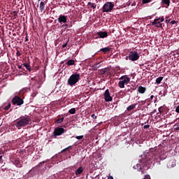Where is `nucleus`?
<instances>
[{
	"instance_id": "obj_1",
	"label": "nucleus",
	"mask_w": 179,
	"mask_h": 179,
	"mask_svg": "<svg viewBox=\"0 0 179 179\" xmlns=\"http://www.w3.org/2000/svg\"><path fill=\"white\" fill-rule=\"evenodd\" d=\"M159 155L155 154V152H148L145 155H141V159H138V166L143 167L145 165H148V163L155 164L159 163Z\"/></svg>"
},
{
	"instance_id": "obj_2",
	"label": "nucleus",
	"mask_w": 179,
	"mask_h": 179,
	"mask_svg": "<svg viewBox=\"0 0 179 179\" xmlns=\"http://www.w3.org/2000/svg\"><path fill=\"white\" fill-rule=\"evenodd\" d=\"M118 86L120 89H124L126 86H128L130 88H128L127 90H136V84L135 82H131V78L128 77L127 75L122 76L119 78Z\"/></svg>"
},
{
	"instance_id": "obj_3",
	"label": "nucleus",
	"mask_w": 179,
	"mask_h": 179,
	"mask_svg": "<svg viewBox=\"0 0 179 179\" xmlns=\"http://www.w3.org/2000/svg\"><path fill=\"white\" fill-rule=\"evenodd\" d=\"M28 124H30V117L27 115L22 116L19 118V121H17V128L20 129L22 127H25V126H27Z\"/></svg>"
},
{
	"instance_id": "obj_4",
	"label": "nucleus",
	"mask_w": 179,
	"mask_h": 179,
	"mask_svg": "<svg viewBox=\"0 0 179 179\" xmlns=\"http://www.w3.org/2000/svg\"><path fill=\"white\" fill-rule=\"evenodd\" d=\"M11 105L14 106H20L23 105V99H20L17 96H14V98H12V103H7V106L5 108H3V110H9V108L11 107Z\"/></svg>"
},
{
	"instance_id": "obj_5",
	"label": "nucleus",
	"mask_w": 179,
	"mask_h": 179,
	"mask_svg": "<svg viewBox=\"0 0 179 179\" xmlns=\"http://www.w3.org/2000/svg\"><path fill=\"white\" fill-rule=\"evenodd\" d=\"M79 80H80V74L74 73L69 77L67 83L70 86H73V85H76V83H78Z\"/></svg>"
},
{
	"instance_id": "obj_6",
	"label": "nucleus",
	"mask_w": 179,
	"mask_h": 179,
	"mask_svg": "<svg viewBox=\"0 0 179 179\" xmlns=\"http://www.w3.org/2000/svg\"><path fill=\"white\" fill-rule=\"evenodd\" d=\"M113 9H114V3L108 1L103 6L102 12L103 13H108L113 12Z\"/></svg>"
},
{
	"instance_id": "obj_7",
	"label": "nucleus",
	"mask_w": 179,
	"mask_h": 179,
	"mask_svg": "<svg viewBox=\"0 0 179 179\" xmlns=\"http://www.w3.org/2000/svg\"><path fill=\"white\" fill-rule=\"evenodd\" d=\"M139 54L136 51H131L129 52L128 58L130 61H138L139 59Z\"/></svg>"
},
{
	"instance_id": "obj_8",
	"label": "nucleus",
	"mask_w": 179,
	"mask_h": 179,
	"mask_svg": "<svg viewBox=\"0 0 179 179\" xmlns=\"http://www.w3.org/2000/svg\"><path fill=\"white\" fill-rule=\"evenodd\" d=\"M64 134V129L62 127H56V129H53V136H59Z\"/></svg>"
},
{
	"instance_id": "obj_9",
	"label": "nucleus",
	"mask_w": 179,
	"mask_h": 179,
	"mask_svg": "<svg viewBox=\"0 0 179 179\" xmlns=\"http://www.w3.org/2000/svg\"><path fill=\"white\" fill-rule=\"evenodd\" d=\"M57 21L60 24H64V23H68V16L60 15L57 18Z\"/></svg>"
},
{
	"instance_id": "obj_10",
	"label": "nucleus",
	"mask_w": 179,
	"mask_h": 179,
	"mask_svg": "<svg viewBox=\"0 0 179 179\" xmlns=\"http://www.w3.org/2000/svg\"><path fill=\"white\" fill-rule=\"evenodd\" d=\"M159 20H160V18L155 19L154 22H152V26H155V27L163 29V24H162V22Z\"/></svg>"
},
{
	"instance_id": "obj_11",
	"label": "nucleus",
	"mask_w": 179,
	"mask_h": 179,
	"mask_svg": "<svg viewBox=\"0 0 179 179\" xmlns=\"http://www.w3.org/2000/svg\"><path fill=\"white\" fill-rule=\"evenodd\" d=\"M96 36L95 38H106L108 37V34L107 31H99L96 33Z\"/></svg>"
},
{
	"instance_id": "obj_12",
	"label": "nucleus",
	"mask_w": 179,
	"mask_h": 179,
	"mask_svg": "<svg viewBox=\"0 0 179 179\" xmlns=\"http://www.w3.org/2000/svg\"><path fill=\"white\" fill-rule=\"evenodd\" d=\"M113 98L110 97V94L108 93V90L104 91V101L110 102Z\"/></svg>"
},
{
	"instance_id": "obj_13",
	"label": "nucleus",
	"mask_w": 179,
	"mask_h": 179,
	"mask_svg": "<svg viewBox=\"0 0 179 179\" xmlns=\"http://www.w3.org/2000/svg\"><path fill=\"white\" fill-rule=\"evenodd\" d=\"M64 121V117L62 115H58V119H56V121L53 122V124H62V122Z\"/></svg>"
},
{
	"instance_id": "obj_14",
	"label": "nucleus",
	"mask_w": 179,
	"mask_h": 179,
	"mask_svg": "<svg viewBox=\"0 0 179 179\" xmlns=\"http://www.w3.org/2000/svg\"><path fill=\"white\" fill-rule=\"evenodd\" d=\"M39 9H40L41 12H43V13H45V3H44V1L40 2Z\"/></svg>"
},
{
	"instance_id": "obj_15",
	"label": "nucleus",
	"mask_w": 179,
	"mask_h": 179,
	"mask_svg": "<svg viewBox=\"0 0 179 179\" xmlns=\"http://www.w3.org/2000/svg\"><path fill=\"white\" fill-rule=\"evenodd\" d=\"M81 173H83V167L80 166L78 169H76V171H74V175L79 176Z\"/></svg>"
},
{
	"instance_id": "obj_16",
	"label": "nucleus",
	"mask_w": 179,
	"mask_h": 179,
	"mask_svg": "<svg viewBox=\"0 0 179 179\" xmlns=\"http://www.w3.org/2000/svg\"><path fill=\"white\" fill-rule=\"evenodd\" d=\"M108 75V76L110 75L111 76V73L108 72V68H105V69H102L101 70V75H104L106 74Z\"/></svg>"
},
{
	"instance_id": "obj_17",
	"label": "nucleus",
	"mask_w": 179,
	"mask_h": 179,
	"mask_svg": "<svg viewBox=\"0 0 179 179\" xmlns=\"http://www.w3.org/2000/svg\"><path fill=\"white\" fill-rule=\"evenodd\" d=\"M110 51H111V48L109 47L100 49V52H103V54H107V52H110Z\"/></svg>"
},
{
	"instance_id": "obj_18",
	"label": "nucleus",
	"mask_w": 179,
	"mask_h": 179,
	"mask_svg": "<svg viewBox=\"0 0 179 179\" xmlns=\"http://www.w3.org/2000/svg\"><path fill=\"white\" fill-rule=\"evenodd\" d=\"M22 65L24 68H26V69H27V71H29V72H31V66H30L29 63H24Z\"/></svg>"
},
{
	"instance_id": "obj_19",
	"label": "nucleus",
	"mask_w": 179,
	"mask_h": 179,
	"mask_svg": "<svg viewBox=\"0 0 179 179\" xmlns=\"http://www.w3.org/2000/svg\"><path fill=\"white\" fill-rule=\"evenodd\" d=\"M66 65L68 66H72V65H75V60L69 59L66 63Z\"/></svg>"
},
{
	"instance_id": "obj_20",
	"label": "nucleus",
	"mask_w": 179,
	"mask_h": 179,
	"mask_svg": "<svg viewBox=\"0 0 179 179\" xmlns=\"http://www.w3.org/2000/svg\"><path fill=\"white\" fill-rule=\"evenodd\" d=\"M14 166H17V168L22 167V166H20V161H19L18 159H14Z\"/></svg>"
},
{
	"instance_id": "obj_21",
	"label": "nucleus",
	"mask_w": 179,
	"mask_h": 179,
	"mask_svg": "<svg viewBox=\"0 0 179 179\" xmlns=\"http://www.w3.org/2000/svg\"><path fill=\"white\" fill-rule=\"evenodd\" d=\"M135 108H136V104L129 105V106H127V111H131Z\"/></svg>"
},
{
	"instance_id": "obj_22",
	"label": "nucleus",
	"mask_w": 179,
	"mask_h": 179,
	"mask_svg": "<svg viewBox=\"0 0 179 179\" xmlns=\"http://www.w3.org/2000/svg\"><path fill=\"white\" fill-rule=\"evenodd\" d=\"M173 131H179V122L173 124Z\"/></svg>"
},
{
	"instance_id": "obj_23",
	"label": "nucleus",
	"mask_w": 179,
	"mask_h": 179,
	"mask_svg": "<svg viewBox=\"0 0 179 179\" xmlns=\"http://www.w3.org/2000/svg\"><path fill=\"white\" fill-rule=\"evenodd\" d=\"M162 3L166 5V6H170V0H162Z\"/></svg>"
},
{
	"instance_id": "obj_24",
	"label": "nucleus",
	"mask_w": 179,
	"mask_h": 179,
	"mask_svg": "<svg viewBox=\"0 0 179 179\" xmlns=\"http://www.w3.org/2000/svg\"><path fill=\"white\" fill-rule=\"evenodd\" d=\"M88 5L90 6H91V8H92V9H96V8H97V4H96L94 3L89 2Z\"/></svg>"
},
{
	"instance_id": "obj_25",
	"label": "nucleus",
	"mask_w": 179,
	"mask_h": 179,
	"mask_svg": "<svg viewBox=\"0 0 179 179\" xmlns=\"http://www.w3.org/2000/svg\"><path fill=\"white\" fill-rule=\"evenodd\" d=\"M164 77H159L156 79V83H157V85H160V83H162V80H163Z\"/></svg>"
},
{
	"instance_id": "obj_26",
	"label": "nucleus",
	"mask_w": 179,
	"mask_h": 179,
	"mask_svg": "<svg viewBox=\"0 0 179 179\" xmlns=\"http://www.w3.org/2000/svg\"><path fill=\"white\" fill-rule=\"evenodd\" d=\"M69 114L73 115V114L76 113V109L71 108V109H69Z\"/></svg>"
},
{
	"instance_id": "obj_27",
	"label": "nucleus",
	"mask_w": 179,
	"mask_h": 179,
	"mask_svg": "<svg viewBox=\"0 0 179 179\" xmlns=\"http://www.w3.org/2000/svg\"><path fill=\"white\" fill-rule=\"evenodd\" d=\"M74 138H76V140H82L83 139V136H74Z\"/></svg>"
},
{
	"instance_id": "obj_28",
	"label": "nucleus",
	"mask_w": 179,
	"mask_h": 179,
	"mask_svg": "<svg viewBox=\"0 0 179 179\" xmlns=\"http://www.w3.org/2000/svg\"><path fill=\"white\" fill-rule=\"evenodd\" d=\"M159 95H162V96H166V91H159Z\"/></svg>"
},
{
	"instance_id": "obj_29",
	"label": "nucleus",
	"mask_w": 179,
	"mask_h": 179,
	"mask_svg": "<svg viewBox=\"0 0 179 179\" xmlns=\"http://www.w3.org/2000/svg\"><path fill=\"white\" fill-rule=\"evenodd\" d=\"M69 148H71V146H67V148H65V149H63V150L60 151V152H66V150H69Z\"/></svg>"
},
{
	"instance_id": "obj_30",
	"label": "nucleus",
	"mask_w": 179,
	"mask_h": 179,
	"mask_svg": "<svg viewBox=\"0 0 179 179\" xmlns=\"http://www.w3.org/2000/svg\"><path fill=\"white\" fill-rule=\"evenodd\" d=\"M64 24H62V29H68V24H66V23H64Z\"/></svg>"
},
{
	"instance_id": "obj_31",
	"label": "nucleus",
	"mask_w": 179,
	"mask_h": 179,
	"mask_svg": "<svg viewBox=\"0 0 179 179\" xmlns=\"http://www.w3.org/2000/svg\"><path fill=\"white\" fill-rule=\"evenodd\" d=\"M149 2H152V0H143V1H142V3H143V4H145V3H149Z\"/></svg>"
},
{
	"instance_id": "obj_32",
	"label": "nucleus",
	"mask_w": 179,
	"mask_h": 179,
	"mask_svg": "<svg viewBox=\"0 0 179 179\" xmlns=\"http://www.w3.org/2000/svg\"><path fill=\"white\" fill-rule=\"evenodd\" d=\"M138 90H146V88H145V87H142V86H139V87H138Z\"/></svg>"
},
{
	"instance_id": "obj_33",
	"label": "nucleus",
	"mask_w": 179,
	"mask_h": 179,
	"mask_svg": "<svg viewBox=\"0 0 179 179\" xmlns=\"http://www.w3.org/2000/svg\"><path fill=\"white\" fill-rule=\"evenodd\" d=\"M20 55H22V53H20V51L17 50V52H16V57H20Z\"/></svg>"
},
{
	"instance_id": "obj_34",
	"label": "nucleus",
	"mask_w": 179,
	"mask_h": 179,
	"mask_svg": "<svg viewBox=\"0 0 179 179\" xmlns=\"http://www.w3.org/2000/svg\"><path fill=\"white\" fill-rule=\"evenodd\" d=\"M18 69H22V71H24V69L23 68V64L22 65H18Z\"/></svg>"
},
{
	"instance_id": "obj_35",
	"label": "nucleus",
	"mask_w": 179,
	"mask_h": 179,
	"mask_svg": "<svg viewBox=\"0 0 179 179\" xmlns=\"http://www.w3.org/2000/svg\"><path fill=\"white\" fill-rule=\"evenodd\" d=\"M90 117H92V120H96V115H94V114L90 115Z\"/></svg>"
},
{
	"instance_id": "obj_36",
	"label": "nucleus",
	"mask_w": 179,
	"mask_h": 179,
	"mask_svg": "<svg viewBox=\"0 0 179 179\" xmlns=\"http://www.w3.org/2000/svg\"><path fill=\"white\" fill-rule=\"evenodd\" d=\"M166 23H170V17H166Z\"/></svg>"
},
{
	"instance_id": "obj_37",
	"label": "nucleus",
	"mask_w": 179,
	"mask_h": 179,
	"mask_svg": "<svg viewBox=\"0 0 179 179\" xmlns=\"http://www.w3.org/2000/svg\"><path fill=\"white\" fill-rule=\"evenodd\" d=\"M158 19H159L160 22L162 23L164 20V17H159Z\"/></svg>"
},
{
	"instance_id": "obj_38",
	"label": "nucleus",
	"mask_w": 179,
	"mask_h": 179,
	"mask_svg": "<svg viewBox=\"0 0 179 179\" xmlns=\"http://www.w3.org/2000/svg\"><path fill=\"white\" fill-rule=\"evenodd\" d=\"M176 113H179V105H178V106L176 107Z\"/></svg>"
},
{
	"instance_id": "obj_39",
	"label": "nucleus",
	"mask_w": 179,
	"mask_h": 179,
	"mask_svg": "<svg viewBox=\"0 0 179 179\" xmlns=\"http://www.w3.org/2000/svg\"><path fill=\"white\" fill-rule=\"evenodd\" d=\"M148 128H150V125H143L144 129H148Z\"/></svg>"
},
{
	"instance_id": "obj_40",
	"label": "nucleus",
	"mask_w": 179,
	"mask_h": 179,
	"mask_svg": "<svg viewBox=\"0 0 179 179\" xmlns=\"http://www.w3.org/2000/svg\"><path fill=\"white\" fill-rule=\"evenodd\" d=\"M66 45H68V41L66 43L62 45V48H65V47H66Z\"/></svg>"
},
{
	"instance_id": "obj_41",
	"label": "nucleus",
	"mask_w": 179,
	"mask_h": 179,
	"mask_svg": "<svg viewBox=\"0 0 179 179\" xmlns=\"http://www.w3.org/2000/svg\"><path fill=\"white\" fill-rule=\"evenodd\" d=\"M34 96H37V92H34L33 94H31V96L34 97Z\"/></svg>"
},
{
	"instance_id": "obj_42",
	"label": "nucleus",
	"mask_w": 179,
	"mask_h": 179,
	"mask_svg": "<svg viewBox=\"0 0 179 179\" xmlns=\"http://www.w3.org/2000/svg\"><path fill=\"white\" fill-rule=\"evenodd\" d=\"M138 103H141V105H145V101H138Z\"/></svg>"
},
{
	"instance_id": "obj_43",
	"label": "nucleus",
	"mask_w": 179,
	"mask_h": 179,
	"mask_svg": "<svg viewBox=\"0 0 179 179\" xmlns=\"http://www.w3.org/2000/svg\"><path fill=\"white\" fill-rule=\"evenodd\" d=\"M138 94H143L145 93V91L144 90H138Z\"/></svg>"
},
{
	"instance_id": "obj_44",
	"label": "nucleus",
	"mask_w": 179,
	"mask_h": 179,
	"mask_svg": "<svg viewBox=\"0 0 179 179\" xmlns=\"http://www.w3.org/2000/svg\"><path fill=\"white\" fill-rule=\"evenodd\" d=\"M176 23H177V22H176V20H173L171 22V24H176Z\"/></svg>"
},
{
	"instance_id": "obj_45",
	"label": "nucleus",
	"mask_w": 179,
	"mask_h": 179,
	"mask_svg": "<svg viewBox=\"0 0 179 179\" xmlns=\"http://www.w3.org/2000/svg\"><path fill=\"white\" fill-rule=\"evenodd\" d=\"M143 179H150V176H145L143 177Z\"/></svg>"
},
{
	"instance_id": "obj_46",
	"label": "nucleus",
	"mask_w": 179,
	"mask_h": 179,
	"mask_svg": "<svg viewBox=\"0 0 179 179\" xmlns=\"http://www.w3.org/2000/svg\"><path fill=\"white\" fill-rule=\"evenodd\" d=\"M27 41H29V37L27 35V36L25 38V43H27Z\"/></svg>"
},
{
	"instance_id": "obj_47",
	"label": "nucleus",
	"mask_w": 179,
	"mask_h": 179,
	"mask_svg": "<svg viewBox=\"0 0 179 179\" xmlns=\"http://www.w3.org/2000/svg\"><path fill=\"white\" fill-rule=\"evenodd\" d=\"M0 163H2V156H0Z\"/></svg>"
},
{
	"instance_id": "obj_48",
	"label": "nucleus",
	"mask_w": 179,
	"mask_h": 179,
	"mask_svg": "<svg viewBox=\"0 0 179 179\" xmlns=\"http://www.w3.org/2000/svg\"><path fill=\"white\" fill-rule=\"evenodd\" d=\"M153 98H155V96H150V100H152Z\"/></svg>"
},
{
	"instance_id": "obj_49",
	"label": "nucleus",
	"mask_w": 179,
	"mask_h": 179,
	"mask_svg": "<svg viewBox=\"0 0 179 179\" xmlns=\"http://www.w3.org/2000/svg\"><path fill=\"white\" fill-rule=\"evenodd\" d=\"M108 179H113V176H108Z\"/></svg>"
},
{
	"instance_id": "obj_50",
	"label": "nucleus",
	"mask_w": 179,
	"mask_h": 179,
	"mask_svg": "<svg viewBox=\"0 0 179 179\" xmlns=\"http://www.w3.org/2000/svg\"><path fill=\"white\" fill-rule=\"evenodd\" d=\"M14 13H17V12H16V11H14Z\"/></svg>"
},
{
	"instance_id": "obj_51",
	"label": "nucleus",
	"mask_w": 179,
	"mask_h": 179,
	"mask_svg": "<svg viewBox=\"0 0 179 179\" xmlns=\"http://www.w3.org/2000/svg\"><path fill=\"white\" fill-rule=\"evenodd\" d=\"M178 31H179V28H178Z\"/></svg>"
}]
</instances>
